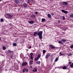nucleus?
<instances>
[{"label":"nucleus","mask_w":73,"mask_h":73,"mask_svg":"<svg viewBox=\"0 0 73 73\" xmlns=\"http://www.w3.org/2000/svg\"><path fill=\"white\" fill-rule=\"evenodd\" d=\"M31 48H32V46H29V49H31Z\"/></svg>","instance_id":"obj_46"},{"label":"nucleus","mask_w":73,"mask_h":73,"mask_svg":"<svg viewBox=\"0 0 73 73\" xmlns=\"http://www.w3.org/2000/svg\"><path fill=\"white\" fill-rule=\"evenodd\" d=\"M47 16L49 18H51V15L50 14H48Z\"/></svg>","instance_id":"obj_19"},{"label":"nucleus","mask_w":73,"mask_h":73,"mask_svg":"<svg viewBox=\"0 0 73 73\" xmlns=\"http://www.w3.org/2000/svg\"><path fill=\"white\" fill-rule=\"evenodd\" d=\"M23 6L25 8H27V6H28V5H27V4L25 3L23 5Z\"/></svg>","instance_id":"obj_12"},{"label":"nucleus","mask_w":73,"mask_h":73,"mask_svg":"<svg viewBox=\"0 0 73 73\" xmlns=\"http://www.w3.org/2000/svg\"><path fill=\"white\" fill-rule=\"evenodd\" d=\"M36 63L37 64H40L41 63V62L40 61H38L36 62Z\"/></svg>","instance_id":"obj_21"},{"label":"nucleus","mask_w":73,"mask_h":73,"mask_svg":"<svg viewBox=\"0 0 73 73\" xmlns=\"http://www.w3.org/2000/svg\"><path fill=\"white\" fill-rule=\"evenodd\" d=\"M28 64V63L27 62H24L22 64V66H26Z\"/></svg>","instance_id":"obj_5"},{"label":"nucleus","mask_w":73,"mask_h":73,"mask_svg":"<svg viewBox=\"0 0 73 73\" xmlns=\"http://www.w3.org/2000/svg\"><path fill=\"white\" fill-rule=\"evenodd\" d=\"M36 35H37V36H38V32L35 31L34 33V36H36Z\"/></svg>","instance_id":"obj_4"},{"label":"nucleus","mask_w":73,"mask_h":73,"mask_svg":"<svg viewBox=\"0 0 73 73\" xmlns=\"http://www.w3.org/2000/svg\"><path fill=\"white\" fill-rule=\"evenodd\" d=\"M62 12H63V13H66V14H67L68 13V12L67 11H65L64 10H62Z\"/></svg>","instance_id":"obj_10"},{"label":"nucleus","mask_w":73,"mask_h":73,"mask_svg":"<svg viewBox=\"0 0 73 73\" xmlns=\"http://www.w3.org/2000/svg\"><path fill=\"white\" fill-rule=\"evenodd\" d=\"M60 55H62V56L63 55V54H62V52H60Z\"/></svg>","instance_id":"obj_38"},{"label":"nucleus","mask_w":73,"mask_h":73,"mask_svg":"<svg viewBox=\"0 0 73 73\" xmlns=\"http://www.w3.org/2000/svg\"><path fill=\"white\" fill-rule=\"evenodd\" d=\"M1 40V37H0V41Z\"/></svg>","instance_id":"obj_51"},{"label":"nucleus","mask_w":73,"mask_h":73,"mask_svg":"<svg viewBox=\"0 0 73 73\" xmlns=\"http://www.w3.org/2000/svg\"><path fill=\"white\" fill-rule=\"evenodd\" d=\"M58 59V57H57L56 59L55 60V61L56 62V61H57V60Z\"/></svg>","instance_id":"obj_18"},{"label":"nucleus","mask_w":73,"mask_h":73,"mask_svg":"<svg viewBox=\"0 0 73 73\" xmlns=\"http://www.w3.org/2000/svg\"><path fill=\"white\" fill-rule=\"evenodd\" d=\"M23 72L24 73L25 72H28V70L27 69L24 68L23 69Z\"/></svg>","instance_id":"obj_8"},{"label":"nucleus","mask_w":73,"mask_h":73,"mask_svg":"<svg viewBox=\"0 0 73 73\" xmlns=\"http://www.w3.org/2000/svg\"><path fill=\"white\" fill-rule=\"evenodd\" d=\"M28 0V1H27V3L28 4H29V3H30V1H29V0Z\"/></svg>","instance_id":"obj_36"},{"label":"nucleus","mask_w":73,"mask_h":73,"mask_svg":"<svg viewBox=\"0 0 73 73\" xmlns=\"http://www.w3.org/2000/svg\"><path fill=\"white\" fill-rule=\"evenodd\" d=\"M29 23L31 24H32L34 23V21H29Z\"/></svg>","instance_id":"obj_11"},{"label":"nucleus","mask_w":73,"mask_h":73,"mask_svg":"<svg viewBox=\"0 0 73 73\" xmlns=\"http://www.w3.org/2000/svg\"><path fill=\"white\" fill-rule=\"evenodd\" d=\"M51 62H53V58H51Z\"/></svg>","instance_id":"obj_41"},{"label":"nucleus","mask_w":73,"mask_h":73,"mask_svg":"<svg viewBox=\"0 0 73 73\" xmlns=\"http://www.w3.org/2000/svg\"><path fill=\"white\" fill-rule=\"evenodd\" d=\"M35 15H37V14H38V12L37 11L35 12Z\"/></svg>","instance_id":"obj_35"},{"label":"nucleus","mask_w":73,"mask_h":73,"mask_svg":"<svg viewBox=\"0 0 73 73\" xmlns=\"http://www.w3.org/2000/svg\"><path fill=\"white\" fill-rule=\"evenodd\" d=\"M29 64H33V61L32 60H31L29 62Z\"/></svg>","instance_id":"obj_22"},{"label":"nucleus","mask_w":73,"mask_h":73,"mask_svg":"<svg viewBox=\"0 0 73 73\" xmlns=\"http://www.w3.org/2000/svg\"><path fill=\"white\" fill-rule=\"evenodd\" d=\"M45 20H46L44 18H43L42 19V22H43V21H45Z\"/></svg>","instance_id":"obj_26"},{"label":"nucleus","mask_w":73,"mask_h":73,"mask_svg":"<svg viewBox=\"0 0 73 73\" xmlns=\"http://www.w3.org/2000/svg\"><path fill=\"white\" fill-rule=\"evenodd\" d=\"M62 69H66V70H68L69 69V68H66V66H64L63 67Z\"/></svg>","instance_id":"obj_9"},{"label":"nucleus","mask_w":73,"mask_h":73,"mask_svg":"<svg viewBox=\"0 0 73 73\" xmlns=\"http://www.w3.org/2000/svg\"><path fill=\"white\" fill-rule=\"evenodd\" d=\"M50 56V53H48V54H47L46 55V59H47L49 56Z\"/></svg>","instance_id":"obj_3"},{"label":"nucleus","mask_w":73,"mask_h":73,"mask_svg":"<svg viewBox=\"0 0 73 73\" xmlns=\"http://www.w3.org/2000/svg\"><path fill=\"white\" fill-rule=\"evenodd\" d=\"M13 55H11V56H10V57H11V58H13Z\"/></svg>","instance_id":"obj_37"},{"label":"nucleus","mask_w":73,"mask_h":73,"mask_svg":"<svg viewBox=\"0 0 73 73\" xmlns=\"http://www.w3.org/2000/svg\"><path fill=\"white\" fill-rule=\"evenodd\" d=\"M38 58H35L34 59L35 61H37V60H38Z\"/></svg>","instance_id":"obj_27"},{"label":"nucleus","mask_w":73,"mask_h":73,"mask_svg":"<svg viewBox=\"0 0 73 73\" xmlns=\"http://www.w3.org/2000/svg\"><path fill=\"white\" fill-rule=\"evenodd\" d=\"M58 43H59V44H63V43L61 41H59L58 42Z\"/></svg>","instance_id":"obj_25"},{"label":"nucleus","mask_w":73,"mask_h":73,"mask_svg":"<svg viewBox=\"0 0 73 73\" xmlns=\"http://www.w3.org/2000/svg\"><path fill=\"white\" fill-rule=\"evenodd\" d=\"M1 1V0H0V2Z\"/></svg>","instance_id":"obj_54"},{"label":"nucleus","mask_w":73,"mask_h":73,"mask_svg":"<svg viewBox=\"0 0 73 73\" xmlns=\"http://www.w3.org/2000/svg\"><path fill=\"white\" fill-rule=\"evenodd\" d=\"M42 44H44V43H42Z\"/></svg>","instance_id":"obj_53"},{"label":"nucleus","mask_w":73,"mask_h":73,"mask_svg":"<svg viewBox=\"0 0 73 73\" xmlns=\"http://www.w3.org/2000/svg\"><path fill=\"white\" fill-rule=\"evenodd\" d=\"M1 69V67H0V69Z\"/></svg>","instance_id":"obj_55"},{"label":"nucleus","mask_w":73,"mask_h":73,"mask_svg":"<svg viewBox=\"0 0 73 73\" xmlns=\"http://www.w3.org/2000/svg\"><path fill=\"white\" fill-rule=\"evenodd\" d=\"M8 53H12V51H11L10 50H8Z\"/></svg>","instance_id":"obj_29"},{"label":"nucleus","mask_w":73,"mask_h":73,"mask_svg":"<svg viewBox=\"0 0 73 73\" xmlns=\"http://www.w3.org/2000/svg\"><path fill=\"white\" fill-rule=\"evenodd\" d=\"M71 63H72V62H71L70 61L69 62H68V64H71Z\"/></svg>","instance_id":"obj_43"},{"label":"nucleus","mask_w":73,"mask_h":73,"mask_svg":"<svg viewBox=\"0 0 73 73\" xmlns=\"http://www.w3.org/2000/svg\"><path fill=\"white\" fill-rule=\"evenodd\" d=\"M63 20H65V17L64 16H63Z\"/></svg>","instance_id":"obj_40"},{"label":"nucleus","mask_w":73,"mask_h":73,"mask_svg":"<svg viewBox=\"0 0 73 73\" xmlns=\"http://www.w3.org/2000/svg\"><path fill=\"white\" fill-rule=\"evenodd\" d=\"M52 56H53V55H52L50 56L51 57H52Z\"/></svg>","instance_id":"obj_52"},{"label":"nucleus","mask_w":73,"mask_h":73,"mask_svg":"<svg viewBox=\"0 0 73 73\" xmlns=\"http://www.w3.org/2000/svg\"><path fill=\"white\" fill-rule=\"evenodd\" d=\"M42 31H40L38 32V37L41 40L42 38Z\"/></svg>","instance_id":"obj_1"},{"label":"nucleus","mask_w":73,"mask_h":73,"mask_svg":"<svg viewBox=\"0 0 73 73\" xmlns=\"http://www.w3.org/2000/svg\"><path fill=\"white\" fill-rule=\"evenodd\" d=\"M60 22H61V21H58V23H60Z\"/></svg>","instance_id":"obj_44"},{"label":"nucleus","mask_w":73,"mask_h":73,"mask_svg":"<svg viewBox=\"0 0 73 73\" xmlns=\"http://www.w3.org/2000/svg\"><path fill=\"white\" fill-rule=\"evenodd\" d=\"M68 66H69V65H67L66 66V68H68Z\"/></svg>","instance_id":"obj_47"},{"label":"nucleus","mask_w":73,"mask_h":73,"mask_svg":"<svg viewBox=\"0 0 73 73\" xmlns=\"http://www.w3.org/2000/svg\"><path fill=\"white\" fill-rule=\"evenodd\" d=\"M37 71V70L36 68H35L34 70H33V72H36Z\"/></svg>","instance_id":"obj_14"},{"label":"nucleus","mask_w":73,"mask_h":73,"mask_svg":"<svg viewBox=\"0 0 73 73\" xmlns=\"http://www.w3.org/2000/svg\"><path fill=\"white\" fill-rule=\"evenodd\" d=\"M70 66L71 68H73V63H72L70 65Z\"/></svg>","instance_id":"obj_15"},{"label":"nucleus","mask_w":73,"mask_h":73,"mask_svg":"<svg viewBox=\"0 0 73 73\" xmlns=\"http://www.w3.org/2000/svg\"><path fill=\"white\" fill-rule=\"evenodd\" d=\"M1 22H2L3 21H4V19L2 18L1 19Z\"/></svg>","instance_id":"obj_31"},{"label":"nucleus","mask_w":73,"mask_h":73,"mask_svg":"<svg viewBox=\"0 0 73 73\" xmlns=\"http://www.w3.org/2000/svg\"><path fill=\"white\" fill-rule=\"evenodd\" d=\"M51 14L52 16H53V15H54V13H51Z\"/></svg>","instance_id":"obj_45"},{"label":"nucleus","mask_w":73,"mask_h":73,"mask_svg":"<svg viewBox=\"0 0 73 73\" xmlns=\"http://www.w3.org/2000/svg\"><path fill=\"white\" fill-rule=\"evenodd\" d=\"M72 54L70 53L69 54V56H72Z\"/></svg>","instance_id":"obj_42"},{"label":"nucleus","mask_w":73,"mask_h":73,"mask_svg":"<svg viewBox=\"0 0 73 73\" xmlns=\"http://www.w3.org/2000/svg\"><path fill=\"white\" fill-rule=\"evenodd\" d=\"M31 58L32 60H33V58L32 57V56H31Z\"/></svg>","instance_id":"obj_39"},{"label":"nucleus","mask_w":73,"mask_h":73,"mask_svg":"<svg viewBox=\"0 0 73 73\" xmlns=\"http://www.w3.org/2000/svg\"><path fill=\"white\" fill-rule=\"evenodd\" d=\"M33 53L31 52L30 53V55H31V56H33Z\"/></svg>","instance_id":"obj_33"},{"label":"nucleus","mask_w":73,"mask_h":73,"mask_svg":"<svg viewBox=\"0 0 73 73\" xmlns=\"http://www.w3.org/2000/svg\"><path fill=\"white\" fill-rule=\"evenodd\" d=\"M19 0H16L15 1L16 3L17 4H18V3H19Z\"/></svg>","instance_id":"obj_17"},{"label":"nucleus","mask_w":73,"mask_h":73,"mask_svg":"<svg viewBox=\"0 0 73 73\" xmlns=\"http://www.w3.org/2000/svg\"><path fill=\"white\" fill-rule=\"evenodd\" d=\"M7 17H6L7 19H10L13 17V15L9 14V13L7 14Z\"/></svg>","instance_id":"obj_2"},{"label":"nucleus","mask_w":73,"mask_h":73,"mask_svg":"<svg viewBox=\"0 0 73 73\" xmlns=\"http://www.w3.org/2000/svg\"><path fill=\"white\" fill-rule=\"evenodd\" d=\"M70 48L72 49V48H73V44L72 45H71L70 46Z\"/></svg>","instance_id":"obj_32"},{"label":"nucleus","mask_w":73,"mask_h":73,"mask_svg":"<svg viewBox=\"0 0 73 73\" xmlns=\"http://www.w3.org/2000/svg\"><path fill=\"white\" fill-rule=\"evenodd\" d=\"M26 50H27V51H28V49H27Z\"/></svg>","instance_id":"obj_48"},{"label":"nucleus","mask_w":73,"mask_h":73,"mask_svg":"<svg viewBox=\"0 0 73 73\" xmlns=\"http://www.w3.org/2000/svg\"><path fill=\"white\" fill-rule=\"evenodd\" d=\"M13 45L14 46H16V43H13Z\"/></svg>","instance_id":"obj_23"},{"label":"nucleus","mask_w":73,"mask_h":73,"mask_svg":"<svg viewBox=\"0 0 73 73\" xmlns=\"http://www.w3.org/2000/svg\"><path fill=\"white\" fill-rule=\"evenodd\" d=\"M31 17L32 18H35L36 17V15H31Z\"/></svg>","instance_id":"obj_13"},{"label":"nucleus","mask_w":73,"mask_h":73,"mask_svg":"<svg viewBox=\"0 0 73 73\" xmlns=\"http://www.w3.org/2000/svg\"><path fill=\"white\" fill-rule=\"evenodd\" d=\"M3 50H5L6 49V47L4 46L3 47Z\"/></svg>","instance_id":"obj_30"},{"label":"nucleus","mask_w":73,"mask_h":73,"mask_svg":"<svg viewBox=\"0 0 73 73\" xmlns=\"http://www.w3.org/2000/svg\"><path fill=\"white\" fill-rule=\"evenodd\" d=\"M70 17H71L72 18H73V15H70Z\"/></svg>","instance_id":"obj_34"},{"label":"nucleus","mask_w":73,"mask_h":73,"mask_svg":"<svg viewBox=\"0 0 73 73\" xmlns=\"http://www.w3.org/2000/svg\"><path fill=\"white\" fill-rule=\"evenodd\" d=\"M68 61H69V60Z\"/></svg>","instance_id":"obj_56"},{"label":"nucleus","mask_w":73,"mask_h":73,"mask_svg":"<svg viewBox=\"0 0 73 73\" xmlns=\"http://www.w3.org/2000/svg\"><path fill=\"white\" fill-rule=\"evenodd\" d=\"M23 3V1L22 0H20L19 3H20V4H22Z\"/></svg>","instance_id":"obj_24"},{"label":"nucleus","mask_w":73,"mask_h":73,"mask_svg":"<svg viewBox=\"0 0 73 73\" xmlns=\"http://www.w3.org/2000/svg\"><path fill=\"white\" fill-rule=\"evenodd\" d=\"M45 52H46V51L45 50H44L43 51V54H45Z\"/></svg>","instance_id":"obj_28"},{"label":"nucleus","mask_w":73,"mask_h":73,"mask_svg":"<svg viewBox=\"0 0 73 73\" xmlns=\"http://www.w3.org/2000/svg\"><path fill=\"white\" fill-rule=\"evenodd\" d=\"M22 5H20V6H21V7H22Z\"/></svg>","instance_id":"obj_49"},{"label":"nucleus","mask_w":73,"mask_h":73,"mask_svg":"<svg viewBox=\"0 0 73 73\" xmlns=\"http://www.w3.org/2000/svg\"><path fill=\"white\" fill-rule=\"evenodd\" d=\"M62 41V42H66V40L65 39H63L61 40Z\"/></svg>","instance_id":"obj_20"},{"label":"nucleus","mask_w":73,"mask_h":73,"mask_svg":"<svg viewBox=\"0 0 73 73\" xmlns=\"http://www.w3.org/2000/svg\"><path fill=\"white\" fill-rule=\"evenodd\" d=\"M41 57V55H40V54H38L37 56V57L38 58H40V57Z\"/></svg>","instance_id":"obj_16"},{"label":"nucleus","mask_w":73,"mask_h":73,"mask_svg":"<svg viewBox=\"0 0 73 73\" xmlns=\"http://www.w3.org/2000/svg\"><path fill=\"white\" fill-rule=\"evenodd\" d=\"M49 46H50L51 47V49H55V47L52 44H50L49 45Z\"/></svg>","instance_id":"obj_7"},{"label":"nucleus","mask_w":73,"mask_h":73,"mask_svg":"<svg viewBox=\"0 0 73 73\" xmlns=\"http://www.w3.org/2000/svg\"><path fill=\"white\" fill-rule=\"evenodd\" d=\"M68 2H63L62 3V5H68Z\"/></svg>","instance_id":"obj_6"},{"label":"nucleus","mask_w":73,"mask_h":73,"mask_svg":"<svg viewBox=\"0 0 73 73\" xmlns=\"http://www.w3.org/2000/svg\"><path fill=\"white\" fill-rule=\"evenodd\" d=\"M39 46H41V44H39Z\"/></svg>","instance_id":"obj_50"}]
</instances>
